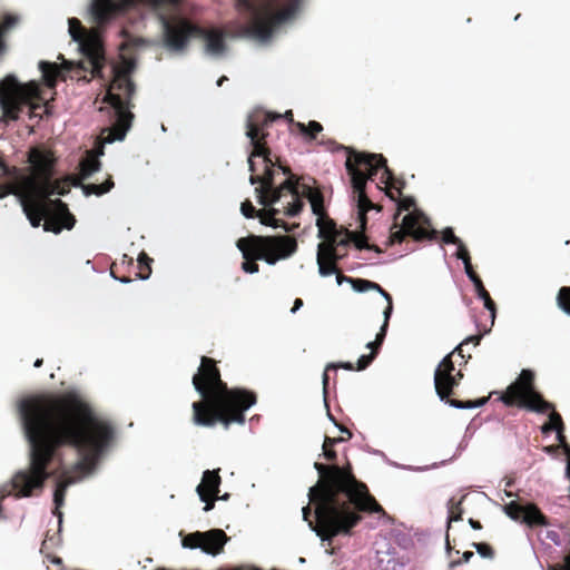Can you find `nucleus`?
Masks as SVG:
<instances>
[{
  "instance_id": "6e6552de",
  "label": "nucleus",
  "mask_w": 570,
  "mask_h": 570,
  "mask_svg": "<svg viewBox=\"0 0 570 570\" xmlns=\"http://www.w3.org/2000/svg\"><path fill=\"white\" fill-rule=\"evenodd\" d=\"M482 338V335H472L465 338L461 344H459L454 351L448 354L438 365L434 372V386L435 392L442 401H445L451 406L458 409H471L475 406L483 405L487 402V399H482L478 402H462L455 399H451L450 396L453 393V389L459 386L463 373L461 370L455 371L453 356L458 353L460 357H464L462 346L468 343H473L478 345Z\"/></svg>"
},
{
  "instance_id": "aec40b11",
  "label": "nucleus",
  "mask_w": 570,
  "mask_h": 570,
  "mask_svg": "<svg viewBox=\"0 0 570 570\" xmlns=\"http://www.w3.org/2000/svg\"><path fill=\"white\" fill-rule=\"evenodd\" d=\"M99 159L92 154H87L79 163V174L82 179H88L94 173L100 169Z\"/></svg>"
},
{
  "instance_id": "13d9d810",
  "label": "nucleus",
  "mask_w": 570,
  "mask_h": 570,
  "mask_svg": "<svg viewBox=\"0 0 570 570\" xmlns=\"http://www.w3.org/2000/svg\"><path fill=\"white\" fill-rule=\"evenodd\" d=\"M161 130L166 131V127L164 125H161Z\"/></svg>"
},
{
  "instance_id": "3c124183",
  "label": "nucleus",
  "mask_w": 570,
  "mask_h": 570,
  "mask_svg": "<svg viewBox=\"0 0 570 570\" xmlns=\"http://www.w3.org/2000/svg\"><path fill=\"white\" fill-rule=\"evenodd\" d=\"M115 33L119 35V36H126V30L121 26V27L116 29Z\"/></svg>"
},
{
  "instance_id": "f8f14e48",
  "label": "nucleus",
  "mask_w": 570,
  "mask_h": 570,
  "mask_svg": "<svg viewBox=\"0 0 570 570\" xmlns=\"http://www.w3.org/2000/svg\"><path fill=\"white\" fill-rule=\"evenodd\" d=\"M19 82L13 75H8L0 82V107L2 116L7 120H17L23 110V105L18 98Z\"/></svg>"
},
{
  "instance_id": "f257e3e1",
  "label": "nucleus",
  "mask_w": 570,
  "mask_h": 570,
  "mask_svg": "<svg viewBox=\"0 0 570 570\" xmlns=\"http://www.w3.org/2000/svg\"><path fill=\"white\" fill-rule=\"evenodd\" d=\"M181 0H91L88 20L94 24L85 28L77 18L68 19V32L78 45L90 67L92 77L108 82L105 104L99 111L106 117L107 126L101 131L104 145L121 141L131 127L134 118L130 99L135 85L130 80L131 67L120 69L106 63L104 30L121 17L138 23L148 16H155L161 28L163 47L170 53L181 55L190 39L204 41L205 53L214 59L227 55L225 37L247 38L261 45L268 43L296 14L302 0H287L285 7L279 0H235V8L243 22L234 21L227 30L203 28L183 14Z\"/></svg>"
},
{
  "instance_id": "49530a36",
  "label": "nucleus",
  "mask_w": 570,
  "mask_h": 570,
  "mask_svg": "<svg viewBox=\"0 0 570 570\" xmlns=\"http://www.w3.org/2000/svg\"><path fill=\"white\" fill-rule=\"evenodd\" d=\"M111 276H112L115 279H117V281H119L120 283H122V284H128V283H130V282H131V279H130V278H128V277H117L114 273H111Z\"/></svg>"
},
{
  "instance_id": "5701e85b",
  "label": "nucleus",
  "mask_w": 570,
  "mask_h": 570,
  "mask_svg": "<svg viewBox=\"0 0 570 570\" xmlns=\"http://www.w3.org/2000/svg\"><path fill=\"white\" fill-rule=\"evenodd\" d=\"M112 187H114V181L111 180V178H109L107 181H105L104 184H100V185H98V184L85 185V186H82V189L87 196L91 195V194L101 196V195L108 193Z\"/></svg>"
},
{
  "instance_id": "9b49d317",
  "label": "nucleus",
  "mask_w": 570,
  "mask_h": 570,
  "mask_svg": "<svg viewBox=\"0 0 570 570\" xmlns=\"http://www.w3.org/2000/svg\"><path fill=\"white\" fill-rule=\"evenodd\" d=\"M227 541V535L220 529L209 531H196L185 535L181 544L187 549H200L206 554L216 556L220 553Z\"/></svg>"
},
{
  "instance_id": "864d4df0",
  "label": "nucleus",
  "mask_w": 570,
  "mask_h": 570,
  "mask_svg": "<svg viewBox=\"0 0 570 570\" xmlns=\"http://www.w3.org/2000/svg\"><path fill=\"white\" fill-rule=\"evenodd\" d=\"M566 474L567 476L569 478L570 480V458L567 459V469H566Z\"/></svg>"
},
{
  "instance_id": "6ab92c4d",
  "label": "nucleus",
  "mask_w": 570,
  "mask_h": 570,
  "mask_svg": "<svg viewBox=\"0 0 570 570\" xmlns=\"http://www.w3.org/2000/svg\"><path fill=\"white\" fill-rule=\"evenodd\" d=\"M240 212L246 218H254L258 217L261 219V223L264 225H271L273 227H278V220L271 215L264 213V212H256L253 204L248 200L242 203L240 205Z\"/></svg>"
},
{
  "instance_id": "de8ad7c7",
  "label": "nucleus",
  "mask_w": 570,
  "mask_h": 570,
  "mask_svg": "<svg viewBox=\"0 0 570 570\" xmlns=\"http://www.w3.org/2000/svg\"><path fill=\"white\" fill-rule=\"evenodd\" d=\"M341 367L345 368V370H348V371H356V366H354L352 363L347 362V363H343L340 365Z\"/></svg>"
},
{
  "instance_id": "9d476101",
  "label": "nucleus",
  "mask_w": 570,
  "mask_h": 570,
  "mask_svg": "<svg viewBox=\"0 0 570 570\" xmlns=\"http://www.w3.org/2000/svg\"><path fill=\"white\" fill-rule=\"evenodd\" d=\"M430 219L419 209H414L403 217L402 227L391 232L387 245L400 244L405 236H411L415 240L435 239L438 232L430 229Z\"/></svg>"
},
{
  "instance_id": "58836bf2",
  "label": "nucleus",
  "mask_w": 570,
  "mask_h": 570,
  "mask_svg": "<svg viewBox=\"0 0 570 570\" xmlns=\"http://www.w3.org/2000/svg\"><path fill=\"white\" fill-rule=\"evenodd\" d=\"M556 433H557V440H558V445L559 448L567 443V439H566V435H564V430H556Z\"/></svg>"
},
{
  "instance_id": "72a5a7b5",
  "label": "nucleus",
  "mask_w": 570,
  "mask_h": 570,
  "mask_svg": "<svg viewBox=\"0 0 570 570\" xmlns=\"http://www.w3.org/2000/svg\"><path fill=\"white\" fill-rule=\"evenodd\" d=\"M456 257L463 262L465 265L468 262H471V257L469 254V250L466 249L465 245L462 243V240L456 245Z\"/></svg>"
},
{
  "instance_id": "ddd939ff",
  "label": "nucleus",
  "mask_w": 570,
  "mask_h": 570,
  "mask_svg": "<svg viewBox=\"0 0 570 570\" xmlns=\"http://www.w3.org/2000/svg\"><path fill=\"white\" fill-rule=\"evenodd\" d=\"M332 367H333L332 365H327L325 372L323 373V392H324L323 404H324V407L326 409L327 416L334 423L335 428L338 429V434L330 435L326 433L324 435L323 445H322L323 458L326 459L327 461H335L337 459L336 452L333 449L336 444H341L345 441H348L352 438L351 431L347 428H345L344 425L338 424L334 420V417L331 414L330 409H328V404H327L326 396H325L326 385H327V381H328V376H327L326 372Z\"/></svg>"
},
{
  "instance_id": "37998d69",
  "label": "nucleus",
  "mask_w": 570,
  "mask_h": 570,
  "mask_svg": "<svg viewBox=\"0 0 570 570\" xmlns=\"http://www.w3.org/2000/svg\"><path fill=\"white\" fill-rule=\"evenodd\" d=\"M559 449V445H547L543 448V451L548 454H554Z\"/></svg>"
},
{
  "instance_id": "603ef678",
  "label": "nucleus",
  "mask_w": 570,
  "mask_h": 570,
  "mask_svg": "<svg viewBox=\"0 0 570 570\" xmlns=\"http://www.w3.org/2000/svg\"><path fill=\"white\" fill-rule=\"evenodd\" d=\"M217 500H223V501H227L229 499V493H225L223 494L222 497H218L217 495H214Z\"/></svg>"
},
{
  "instance_id": "a19ab883",
  "label": "nucleus",
  "mask_w": 570,
  "mask_h": 570,
  "mask_svg": "<svg viewBox=\"0 0 570 570\" xmlns=\"http://www.w3.org/2000/svg\"><path fill=\"white\" fill-rule=\"evenodd\" d=\"M315 259L318 267V273L321 274V242L316 246Z\"/></svg>"
},
{
  "instance_id": "412c9836",
  "label": "nucleus",
  "mask_w": 570,
  "mask_h": 570,
  "mask_svg": "<svg viewBox=\"0 0 570 570\" xmlns=\"http://www.w3.org/2000/svg\"><path fill=\"white\" fill-rule=\"evenodd\" d=\"M474 287H475V292H476L478 296L483 301L484 307L490 312V315H491V318L493 322L495 318V312H497L495 303L491 298L489 292L485 289L482 281L476 282Z\"/></svg>"
},
{
  "instance_id": "79ce46f5",
  "label": "nucleus",
  "mask_w": 570,
  "mask_h": 570,
  "mask_svg": "<svg viewBox=\"0 0 570 570\" xmlns=\"http://www.w3.org/2000/svg\"><path fill=\"white\" fill-rule=\"evenodd\" d=\"M382 346V344H376V340L373 342L367 343L366 347L371 350V352H376V355L379 354V350Z\"/></svg>"
},
{
  "instance_id": "ea45409f",
  "label": "nucleus",
  "mask_w": 570,
  "mask_h": 570,
  "mask_svg": "<svg viewBox=\"0 0 570 570\" xmlns=\"http://www.w3.org/2000/svg\"><path fill=\"white\" fill-rule=\"evenodd\" d=\"M552 431H556V426H552L549 422H546L542 426H541V432L543 434H549L551 433Z\"/></svg>"
},
{
  "instance_id": "a211bd4d",
  "label": "nucleus",
  "mask_w": 570,
  "mask_h": 570,
  "mask_svg": "<svg viewBox=\"0 0 570 570\" xmlns=\"http://www.w3.org/2000/svg\"><path fill=\"white\" fill-rule=\"evenodd\" d=\"M522 522H524L531 528L550 525L548 518L541 512V510L534 503H528L524 505Z\"/></svg>"
},
{
  "instance_id": "4d7b16f0",
  "label": "nucleus",
  "mask_w": 570,
  "mask_h": 570,
  "mask_svg": "<svg viewBox=\"0 0 570 570\" xmlns=\"http://www.w3.org/2000/svg\"><path fill=\"white\" fill-rule=\"evenodd\" d=\"M451 544H450V540H449V534H446V550L448 551H451Z\"/></svg>"
},
{
  "instance_id": "09e8293b",
  "label": "nucleus",
  "mask_w": 570,
  "mask_h": 570,
  "mask_svg": "<svg viewBox=\"0 0 570 570\" xmlns=\"http://www.w3.org/2000/svg\"><path fill=\"white\" fill-rule=\"evenodd\" d=\"M560 448L563 450L564 454L567 455V459H569L570 458V445H569V443L567 442V443L562 444Z\"/></svg>"
},
{
  "instance_id": "4468645a",
  "label": "nucleus",
  "mask_w": 570,
  "mask_h": 570,
  "mask_svg": "<svg viewBox=\"0 0 570 570\" xmlns=\"http://www.w3.org/2000/svg\"><path fill=\"white\" fill-rule=\"evenodd\" d=\"M332 228H334V222L323 208V276L331 275L335 268V261L345 256V253H342L338 247L332 243L330 237Z\"/></svg>"
},
{
  "instance_id": "c756f323",
  "label": "nucleus",
  "mask_w": 570,
  "mask_h": 570,
  "mask_svg": "<svg viewBox=\"0 0 570 570\" xmlns=\"http://www.w3.org/2000/svg\"><path fill=\"white\" fill-rule=\"evenodd\" d=\"M472 546L481 557L488 559H492L494 557V550L490 544L484 542H474Z\"/></svg>"
},
{
  "instance_id": "5fc2aeb1",
  "label": "nucleus",
  "mask_w": 570,
  "mask_h": 570,
  "mask_svg": "<svg viewBox=\"0 0 570 570\" xmlns=\"http://www.w3.org/2000/svg\"><path fill=\"white\" fill-rule=\"evenodd\" d=\"M226 80H228V78L226 76L220 77L217 80V86L220 87L224 83V81H226Z\"/></svg>"
},
{
  "instance_id": "7ed1b4c3",
  "label": "nucleus",
  "mask_w": 570,
  "mask_h": 570,
  "mask_svg": "<svg viewBox=\"0 0 570 570\" xmlns=\"http://www.w3.org/2000/svg\"><path fill=\"white\" fill-rule=\"evenodd\" d=\"M362 513L386 512L370 493L367 485L353 474L350 462L323 464V548L333 553L332 539L351 535L362 521Z\"/></svg>"
},
{
  "instance_id": "2eb2a0df",
  "label": "nucleus",
  "mask_w": 570,
  "mask_h": 570,
  "mask_svg": "<svg viewBox=\"0 0 570 570\" xmlns=\"http://www.w3.org/2000/svg\"><path fill=\"white\" fill-rule=\"evenodd\" d=\"M314 468L317 471L318 479L308 491L309 503L314 505V520L311 519L312 510L309 505L302 508V513L311 530L321 538V462H315Z\"/></svg>"
},
{
  "instance_id": "6e6d98bb",
  "label": "nucleus",
  "mask_w": 570,
  "mask_h": 570,
  "mask_svg": "<svg viewBox=\"0 0 570 570\" xmlns=\"http://www.w3.org/2000/svg\"><path fill=\"white\" fill-rule=\"evenodd\" d=\"M42 364V360L41 358H37L36 362H35V367H40Z\"/></svg>"
},
{
  "instance_id": "1a4fd4ad",
  "label": "nucleus",
  "mask_w": 570,
  "mask_h": 570,
  "mask_svg": "<svg viewBox=\"0 0 570 570\" xmlns=\"http://www.w3.org/2000/svg\"><path fill=\"white\" fill-rule=\"evenodd\" d=\"M500 400L507 406H518L541 414L553 407L535 390L534 373L531 370H522L518 380L508 386Z\"/></svg>"
},
{
  "instance_id": "c85d7f7f",
  "label": "nucleus",
  "mask_w": 570,
  "mask_h": 570,
  "mask_svg": "<svg viewBox=\"0 0 570 570\" xmlns=\"http://www.w3.org/2000/svg\"><path fill=\"white\" fill-rule=\"evenodd\" d=\"M504 511L511 519L520 520L523 519L524 505L512 501L504 507Z\"/></svg>"
},
{
  "instance_id": "a18cd8bd",
  "label": "nucleus",
  "mask_w": 570,
  "mask_h": 570,
  "mask_svg": "<svg viewBox=\"0 0 570 570\" xmlns=\"http://www.w3.org/2000/svg\"><path fill=\"white\" fill-rule=\"evenodd\" d=\"M469 523L470 525L474 529V530H481L482 529V524L480 521L478 520H474V519H469Z\"/></svg>"
},
{
  "instance_id": "b1692460",
  "label": "nucleus",
  "mask_w": 570,
  "mask_h": 570,
  "mask_svg": "<svg viewBox=\"0 0 570 570\" xmlns=\"http://www.w3.org/2000/svg\"><path fill=\"white\" fill-rule=\"evenodd\" d=\"M557 304L560 309L570 315V286H562L557 294Z\"/></svg>"
},
{
  "instance_id": "f704fd0d",
  "label": "nucleus",
  "mask_w": 570,
  "mask_h": 570,
  "mask_svg": "<svg viewBox=\"0 0 570 570\" xmlns=\"http://www.w3.org/2000/svg\"><path fill=\"white\" fill-rule=\"evenodd\" d=\"M412 207H415V199L412 197H404L397 203L399 213L401 210H410Z\"/></svg>"
},
{
  "instance_id": "f3484780",
  "label": "nucleus",
  "mask_w": 570,
  "mask_h": 570,
  "mask_svg": "<svg viewBox=\"0 0 570 570\" xmlns=\"http://www.w3.org/2000/svg\"><path fill=\"white\" fill-rule=\"evenodd\" d=\"M336 278H337L338 284H342L343 281L350 282L352 284V287L356 292H365L368 289H375L387 301V303L393 302L392 296L380 284H377L375 282L364 279V278H350L342 274H338Z\"/></svg>"
},
{
  "instance_id": "8fccbe9b",
  "label": "nucleus",
  "mask_w": 570,
  "mask_h": 570,
  "mask_svg": "<svg viewBox=\"0 0 570 570\" xmlns=\"http://www.w3.org/2000/svg\"><path fill=\"white\" fill-rule=\"evenodd\" d=\"M368 249H370V250H374V252H376V253H379V254H381V253L383 252V250H382V248H381L380 246L374 245V244H370Z\"/></svg>"
},
{
  "instance_id": "e433bc0d",
  "label": "nucleus",
  "mask_w": 570,
  "mask_h": 570,
  "mask_svg": "<svg viewBox=\"0 0 570 570\" xmlns=\"http://www.w3.org/2000/svg\"><path fill=\"white\" fill-rule=\"evenodd\" d=\"M473 556H474V553L472 551H465L462 554V559L451 561L450 562V567L451 568H455V567L460 566L463 562H469Z\"/></svg>"
},
{
  "instance_id": "a878e982",
  "label": "nucleus",
  "mask_w": 570,
  "mask_h": 570,
  "mask_svg": "<svg viewBox=\"0 0 570 570\" xmlns=\"http://www.w3.org/2000/svg\"><path fill=\"white\" fill-rule=\"evenodd\" d=\"M392 311H393V302H389L386 308L384 309V323L381 326V330L376 334V337H375L376 344H383V342H384Z\"/></svg>"
},
{
  "instance_id": "20e7f679",
  "label": "nucleus",
  "mask_w": 570,
  "mask_h": 570,
  "mask_svg": "<svg viewBox=\"0 0 570 570\" xmlns=\"http://www.w3.org/2000/svg\"><path fill=\"white\" fill-rule=\"evenodd\" d=\"M323 147L327 150L334 151L335 149L344 150L346 154L345 168L350 177L352 187V197L357 207L358 230L350 232L348 229L337 230L336 225L330 232L332 243H334L342 253L346 254L347 246L351 242L354 243L357 249H368L370 244L365 235L367 225V212L371 209L382 210V206L374 204L366 194L367 180L373 179L377 171L382 169L381 183L385 185V194L392 200H396L392 188L402 194L404 181H400L399 186H394V176L392 170L387 167L386 158L382 154H373L366 151H358L352 147L336 145L335 141L323 139Z\"/></svg>"
},
{
  "instance_id": "bb28decb",
  "label": "nucleus",
  "mask_w": 570,
  "mask_h": 570,
  "mask_svg": "<svg viewBox=\"0 0 570 570\" xmlns=\"http://www.w3.org/2000/svg\"><path fill=\"white\" fill-rule=\"evenodd\" d=\"M19 21V17L14 14H7L3 23L0 26V51L3 49L4 43L2 40L3 33L14 27Z\"/></svg>"
},
{
  "instance_id": "4be33fe9",
  "label": "nucleus",
  "mask_w": 570,
  "mask_h": 570,
  "mask_svg": "<svg viewBox=\"0 0 570 570\" xmlns=\"http://www.w3.org/2000/svg\"><path fill=\"white\" fill-rule=\"evenodd\" d=\"M39 69L42 73V78L46 85L50 88H53L56 86V79L58 75L57 66L51 62L40 61Z\"/></svg>"
},
{
  "instance_id": "473e14b6",
  "label": "nucleus",
  "mask_w": 570,
  "mask_h": 570,
  "mask_svg": "<svg viewBox=\"0 0 570 570\" xmlns=\"http://www.w3.org/2000/svg\"><path fill=\"white\" fill-rule=\"evenodd\" d=\"M442 240L445 244H453V245H458L461 242V239L455 236V234L451 227H446L442 232Z\"/></svg>"
},
{
  "instance_id": "0eeeda50",
  "label": "nucleus",
  "mask_w": 570,
  "mask_h": 570,
  "mask_svg": "<svg viewBox=\"0 0 570 570\" xmlns=\"http://www.w3.org/2000/svg\"><path fill=\"white\" fill-rule=\"evenodd\" d=\"M237 247L242 252V269L248 274L258 272L256 259H263L268 265H274L282 258L292 256L297 248L296 239L287 236H249L239 238Z\"/></svg>"
},
{
  "instance_id": "39448f33",
  "label": "nucleus",
  "mask_w": 570,
  "mask_h": 570,
  "mask_svg": "<svg viewBox=\"0 0 570 570\" xmlns=\"http://www.w3.org/2000/svg\"><path fill=\"white\" fill-rule=\"evenodd\" d=\"M35 176H21L19 186L0 185V199L12 194L18 198L31 226L38 227L49 215L56 216L60 223L46 222L45 230L59 234L62 228L71 229L76 219L67 205L60 199H51L53 195H62L63 188L52 180L53 160L40 154L33 161Z\"/></svg>"
},
{
  "instance_id": "dca6fc26",
  "label": "nucleus",
  "mask_w": 570,
  "mask_h": 570,
  "mask_svg": "<svg viewBox=\"0 0 570 570\" xmlns=\"http://www.w3.org/2000/svg\"><path fill=\"white\" fill-rule=\"evenodd\" d=\"M220 483L219 469L204 471L202 482L197 485L196 492L199 500L206 503L204 507L205 512L214 508V500H209V494L217 495L219 493Z\"/></svg>"
},
{
  "instance_id": "423d86ee",
  "label": "nucleus",
  "mask_w": 570,
  "mask_h": 570,
  "mask_svg": "<svg viewBox=\"0 0 570 570\" xmlns=\"http://www.w3.org/2000/svg\"><path fill=\"white\" fill-rule=\"evenodd\" d=\"M195 390L206 403H193L194 422L214 426L217 422L227 429L232 423L244 424L245 411L256 403V395L245 389H228L209 357L203 356L198 373L193 376Z\"/></svg>"
},
{
  "instance_id": "c9c22d12",
  "label": "nucleus",
  "mask_w": 570,
  "mask_h": 570,
  "mask_svg": "<svg viewBox=\"0 0 570 570\" xmlns=\"http://www.w3.org/2000/svg\"><path fill=\"white\" fill-rule=\"evenodd\" d=\"M464 269H465V273L468 275V277L471 279V282L473 283V285L476 284V282H481V278L480 276L475 273V271L473 269V266L471 264V262H468L465 265H464Z\"/></svg>"
},
{
  "instance_id": "cd10ccee",
  "label": "nucleus",
  "mask_w": 570,
  "mask_h": 570,
  "mask_svg": "<svg viewBox=\"0 0 570 570\" xmlns=\"http://www.w3.org/2000/svg\"><path fill=\"white\" fill-rule=\"evenodd\" d=\"M153 259L144 252H141L138 256V265L140 266V268H146L147 272L146 273H139L138 274V277L141 279V281H146L150 277V274H151V267H150V264H151Z\"/></svg>"
},
{
  "instance_id": "7c9ffc66",
  "label": "nucleus",
  "mask_w": 570,
  "mask_h": 570,
  "mask_svg": "<svg viewBox=\"0 0 570 570\" xmlns=\"http://www.w3.org/2000/svg\"><path fill=\"white\" fill-rule=\"evenodd\" d=\"M549 411H550V414H549L548 422L552 426H556V430H564L566 428H564L563 420H562L561 415L554 410V406L552 409H550Z\"/></svg>"
},
{
  "instance_id": "f03ea898",
  "label": "nucleus",
  "mask_w": 570,
  "mask_h": 570,
  "mask_svg": "<svg viewBox=\"0 0 570 570\" xmlns=\"http://www.w3.org/2000/svg\"><path fill=\"white\" fill-rule=\"evenodd\" d=\"M278 119H285L287 126H296L306 138H315L321 131V125L311 121L312 130L302 122H294L292 110L285 114H272L255 110L247 117L246 136L252 151L248 156L250 184L255 188L259 204L271 207L273 214L296 216L306 200L315 216L316 237L321 238V189L315 178L309 176L296 177L284 167L277 157L272 155L269 147V128Z\"/></svg>"
},
{
  "instance_id": "393cba45",
  "label": "nucleus",
  "mask_w": 570,
  "mask_h": 570,
  "mask_svg": "<svg viewBox=\"0 0 570 570\" xmlns=\"http://www.w3.org/2000/svg\"><path fill=\"white\" fill-rule=\"evenodd\" d=\"M463 510L461 508V501H454L452 498L449 501V517H448V529L451 527L453 521L462 520Z\"/></svg>"
},
{
  "instance_id": "c03bdc74",
  "label": "nucleus",
  "mask_w": 570,
  "mask_h": 570,
  "mask_svg": "<svg viewBox=\"0 0 570 570\" xmlns=\"http://www.w3.org/2000/svg\"><path fill=\"white\" fill-rule=\"evenodd\" d=\"M303 306V301L301 298H296L294 302V306L291 309V313H296Z\"/></svg>"
},
{
  "instance_id": "4c0bfd02",
  "label": "nucleus",
  "mask_w": 570,
  "mask_h": 570,
  "mask_svg": "<svg viewBox=\"0 0 570 570\" xmlns=\"http://www.w3.org/2000/svg\"><path fill=\"white\" fill-rule=\"evenodd\" d=\"M553 570H570V553L564 557L563 563L554 566Z\"/></svg>"
},
{
  "instance_id": "2f4dec72",
  "label": "nucleus",
  "mask_w": 570,
  "mask_h": 570,
  "mask_svg": "<svg viewBox=\"0 0 570 570\" xmlns=\"http://www.w3.org/2000/svg\"><path fill=\"white\" fill-rule=\"evenodd\" d=\"M375 357H376V352L375 351L371 352L370 354L362 355L357 360L356 371L365 370L367 366H370V364L374 361Z\"/></svg>"
}]
</instances>
